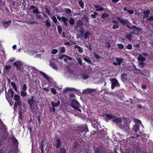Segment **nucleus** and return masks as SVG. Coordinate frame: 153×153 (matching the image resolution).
I'll list each match as a JSON object with an SVG mask.
<instances>
[{
	"label": "nucleus",
	"instance_id": "obj_10",
	"mask_svg": "<svg viewBox=\"0 0 153 153\" xmlns=\"http://www.w3.org/2000/svg\"><path fill=\"white\" fill-rule=\"evenodd\" d=\"M13 64L14 65L17 67V68L18 69H20L21 68V66L22 65V62L20 61H16Z\"/></svg>",
	"mask_w": 153,
	"mask_h": 153
},
{
	"label": "nucleus",
	"instance_id": "obj_1",
	"mask_svg": "<svg viewBox=\"0 0 153 153\" xmlns=\"http://www.w3.org/2000/svg\"><path fill=\"white\" fill-rule=\"evenodd\" d=\"M106 117V118L108 119H112V120L115 123H121L122 120L120 118H117L115 117L111 114H107L105 115Z\"/></svg>",
	"mask_w": 153,
	"mask_h": 153
},
{
	"label": "nucleus",
	"instance_id": "obj_24",
	"mask_svg": "<svg viewBox=\"0 0 153 153\" xmlns=\"http://www.w3.org/2000/svg\"><path fill=\"white\" fill-rule=\"evenodd\" d=\"M62 144V142L59 139H57L56 140V148H59Z\"/></svg>",
	"mask_w": 153,
	"mask_h": 153
},
{
	"label": "nucleus",
	"instance_id": "obj_8",
	"mask_svg": "<svg viewBox=\"0 0 153 153\" xmlns=\"http://www.w3.org/2000/svg\"><path fill=\"white\" fill-rule=\"evenodd\" d=\"M20 98V96L18 94H15L14 96V100L17 102L14 104L15 107L19 105L20 104L19 100Z\"/></svg>",
	"mask_w": 153,
	"mask_h": 153
},
{
	"label": "nucleus",
	"instance_id": "obj_21",
	"mask_svg": "<svg viewBox=\"0 0 153 153\" xmlns=\"http://www.w3.org/2000/svg\"><path fill=\"white\" fill-rule=\"evenodd\" d=\"M133 129L135 132H137L139 130V126L136 124L134 125L133 128Z\"/></svg>",
	"mask_w": 153,
	"mask_h": 153
},
{
	"label": "nucleus",
	"instance_id": "obj_38",
	"mask_svg": "<svg viewBox=\"0 0 153 153\" xmlns=\"http://www.w3.org/2000/svg\"><path fill=\"white\" fill-rule=\"evenodd\" d=\"M108 13H105L103 14L102 16L101 17L102 19H105V18L108 17Z\"/></svg>",
	"mask_w": 153,
	"mask_h": 153
},
{
	"label": "nucleus",
	"instance_id": "obj_46",
	"mask_svg": "<svg viewBox=\"0 0 153 153\" xmlns=\"http://www.w3.org/2000/svg\"><path fill=\"white\" fill-rule=\"evenodd\" d=\"M52 19L54 23H56L57 22V20L55 16H53L52 18Z\"/></svg>",
	"mask_w": 153,
	"mask_h": 153
},
{
	"label": "nucleus",
	"instance_id": "obj_5",
	"mask_svg": "<svg viewBox=\"0 0 153 153\" xmlns=\"http://www.w3.org/2000/svg\"><path fill=\"white\" fill-rule=\"evenodd\" d=\"M111 88L113 89L114 87H119L120 86V84L118 80L115 78H113L111 81Z\"/></svg>",
	"mask_w": 153,
	"mask_h": 153
},
{
	"label": "nucleus",
	"instance_id": "obj_13",
	"mask_svg": "<svg viewBox=\"0 0 153 153\" xmlns=\"http://www.w3.org/2000/svg\"><path fill=\"white\" fill-rule=\"evenodd\" d=\"M27 102L29 104L31 108L32 109H33L34 108V100H30V99H29L27 101Z\"/></svg>",
	"mask_w": 153,
	"mask_h": 153
},
{
	"label": "nucleus",
	"instance_id": "obj_23",
	"mask_svg": "<svg viewBox=\"0 0 153 153\" xmlns=\"http://www.w3.org/2000/svg\"><path fill=\"white\" fill-rule=\"evenodd\" d=\"M121 79L123 82H124L127 80V78L126 76V74L124 73L122 74L121 75Z\"/></svg>",
	"mask_w": 153,
	"mask_h": 153
},
{
	"label": "nucleus",
	"instance_id": "obj_49",
	"mask_svg": "<svg viewBox=\"0 0 153 153\" xmlns=\"http://www.w3.org/2000/svg\"><path fill=\"white\" fill-rule=\"evenodd\" d=\"M83 20L84 22H89V20L86 17H84L83 18Z\"/></svg>",
	"mask_w": 153,
	"mask_h": 153
},
{
	"label": "nucleus",
	"instance_id": "obj_42",
	"mask_svg": "<svg viewBox=\"0 0 153 153\" xmlns=\"http://www.w3.org/2000/svg\"><path fill=\"white\" fill-rule=\"evenodd\" d=\"M27 23L29 24L33 25L37 23L36 22L33 21H28L27 22Z\"/></svg>",
	"mask_w": 153,
	"mask_h": 153
},
{
	"label": "nucleus",
	"instance_id": "obj_7",
	"mask_svg": "<svg viewBox=\"0 0 153 153\" xmlns=\"http://www.w3.org/2000/svg\"><path fill=\"white\" fill-rule=\"evenodd\" d=\"M115 60L116 62H113L112 63L114 65H120L122 62L124 60V59L122 58H116Z\"/></svg>",
	"mask_w": 153,
	"mask_h": 153
},
{
	"label": "nucleus",
	"instance_id": "obj_60",
	"mask_svg": "<svg viewBox=\"0 0 153 153\" xmlns=\"http://www.w3.org/2000/svg\"><path fill=\"white\" fill-rule=\"evenodd\" d=\"M142 88L143 89H146V86L145 85L143 84L142 85Z\"/></svg>",
	"mask_w": 153,
	"mask_h": 153
},
{
	"label": "nucleus",
	"instance_id": "obj_14",
	"mask_svg": "<svg viewBox=\"0 0 153 153\" xmlns=\"http://www.w3.org/2000/svg\"><path fill=\"white\" fill-rule=\"evenodd\" d=\"M120 127L122 129H124L125 131L128 130L129 128V126L126 124H124V126L120 125Z\"/></svg>",
	"mask_w": 153,
	"mask_h": 153
},
{
	"label": "nucleus",
	"instance_id": "obj_3",
	"mask_svg": "<svg viewBox=\"0 0 153 153\" xmlns=\"http://www.w3.org/2000/svg\"><path fill=\"white\" fill-rule=\"evenodd\" d=\"M14 94V92L11 89H9L8 92H6L5 93L6 98L9 102H10L11 98L13 97Z\"/></svg>",
	"mask_w": 153,
	"mask_h": 153
},
{
	"label": "nucleus",
	"instance_id": "obj_18",
	"mask_svg": "<svg viewBox=\"0 0 153 153\" xmlns=\"http://www.w3.org/2000/svg\"><path fill=\"white\" fill-rule=\"evenodd\" d=\"M50 66L52 67L53 68L56 70H57V66L56 64L53 62H51L50 63Z\"/></svg>",
	"mask_w": 153,
	"mask_h": 153
},
{
	"label": "nucleus",
	"instance_id": "obj_27",
	"mask_svg": "<svg viewBox=\"0 0 153 153\" xmlns=\"http://www.w3.org/2000/svg\"><path fill=\"white\" fill-rule=\"evenodd\" d=\"M88 131V130L87 128L86 127H82V129L80 130V131L81 133H82L84 132H87Z\"/></svg>",
	"mask_w": 153,
	"mask_h": 153
},
{
	"label": "nucleus",
	"instance_id": "obj_43",
	"mask_svg": "<svg viewBox=\"0 0 153 153\" xmlns=\"http://www.w3.org/2000/svg\"><path fill=\"white\" fill-rule=\"evenodd\" d=\"M60 153H66V149L64 148H62L60 150Z\"/></svg>",
	"mask_w": 153,
	"mask_h": 153
},
{
	"label": "nucleus",
	"instance_id": "obj_37",
	"mask_svg": "<svg viewBox=\"0 0 153 153\" xmlns=\"http://www.w3.org/2000/svg\"><path fill=\"white\" fill-rule=\"evenodd\" d=\"M33 12L34 13L36 14H38L39 13V11L38 8L37 7L35 9H34V10H33Z\"/></svg>",
	"mask_w": 153,
	"mask_h": 153
},
{
	"label": "nucleus",
	"instance_id": "obj_62",
	"mask_svg": "<svg viewBox=\"0 0 153 153\" xmlns=\"http://www.w3.org/2000/svg\"><path fill=\"white\" fill-rule=\"evenodd\" d=\"M149 20L153 21V16L150 17L148 19Z\"/></svg>",
	"mask_w": 153,
	"mask_h": 153
},
{
	"label": "nucleus",
	"instance_id": "obj_12",
	"mask_svg": "<svg viewBox=\"0 0 153 153\" xmlns=\"http://www.w3.org/2000/svg\"><path fill=\"white\" fill-rule=\"evenodd\" d=\"M117 19L123 25L125 26L126 25H127L128 22L127 20L123 19L119 17L117 18Z\"/></svg>",
	"mask_w": 153,
	"mask_h": 153
},
{
	"label": "nucleus",
	"instance_id": "obj_6",
	"mask_svg": "<svg viewBox=\"0 0 153 153\" xmlns=\"http://www.w3.org/2000/svg\"><path fill=\"white\" fill-rule=\"evenodd\" d=\"M132 29H134V30L131 32V34H134L136 35H138L139 32L142 30V29L138 28L135 26L132 27Z\"/></svg>",
	"mask_w": 153,
	"mask_h": 153
},
{
	"label": "nucleus",
	"instance_id": "obj_17",
	"mask_svg": "<svg viewBox=\"0 0 153 153\" xmlns=\"http://www.w3.org/2000/svg\"><path fill=\"white\" fill-rule=\"evenodd\" d=\"M11 21H9L6 22L4 21L3 22V24L4 26L5 27H8L9 25L11 24Z\"/></svg>",
	"mask_w": 153,
	"mask_h": 153
},
{
	"label": "nucleus",
	"instance_id": "obj_52",
	"mask_svg": "<svg viewBox=\"0 0 153 153\" xmlns=\"http://www.w3.org/2000/svg\"><path fill=\"white\" fill-rule=\"evenodd\" d=\"M118 47L120 49H123V48L124 46L123 45L121 44H119L118 45Z\"/></svg>",
	"mask_w": 153,
	"mask_h": 153
},
{
	"label": "nucleus",
	"instance_id": "obj_54",
	"mask_svg": "<svg viewBox=\"0 0 153 153\" xmlns=\"http://www.w3.org/2000/svg\"><path fill=\"white\" fill-rule=\"evenodd\" d=\"M133 68H134L135 70H136V71H139V72H140V71H141L140 70V69H138V68H136V66L135 65H133Z\"/></svg>",
	"mask_w": 153,
	"mask_h": 153
},
{
	"label": "nucleus",
	"instance_id": "obj_55",
	"mask_svg": "<svg viewBox=\"0 0 153 153\" xmlns=\"http://www.w3.org/2000/svg\"><path fill=\"white\" fill-rule=\"evenodd\" d=\"M127 11L131 14H133L134 13V11L132 10H128Z\"/></svg>",
	"mask_w": 153,
	"mask_h": 153
},
{
	"label": "nucleus",
	"instance_id": "obj_35",
	"mask_svg": "<svg viewBox=\"0 0 153 153\" xmlns=\"http://www.w3.org/2000/svg\"><path fill=\"white\" fill-rule=\"evenodd\" d=\"M59 49L60 51L62 53H64L65 51V48L64 47H60Z\"/></svg>",
	"mask_w": 153,
	"mask_h": 153
},
{
	"label": "nucleus",
	"instance_id": "obj_19",
	"mask_svg": "<svg viewBox=\"0 0 153 153\" xmlns=\"http://www.w3.org/2000/svg\"><path fill=\"white\" fill-rule=\"evenodd\" d=\"M94 7L96 9V10L97 11H101L104 10L103 8L101 6L99 5H95Z\"/></svg>",
	"mask_w": 153,
	"mask_h": 153
},
{
	"label": "nucleus",
	"instance_id": "obj_29",
	"mask_svg": "<svg viewBox=\"0 0 153 153\" xmlns=\"http://www.w3.org/2000/svg\"><path fill=\"white\" fill-rule=\"evenodd\" d=\"M78 3L79 4V6L82 8L83 9L84 8V3L81 0H79L78 1Z\"/></svg>",
	"mask_w": 153,
	"mask_h": 153
},
{
	"label": "nucleus",
	"instance_id": "obj_16",
	"mask_svg": "<svg viewBox=\"0 0 153 153\" xmlns=\"http://www.w3.org/2000/svg\"><path fill=\"white\" fill-rule=\"evenodd\" d=\"M60 103V102L59 100H58L57 102L56 103L54 102L53 101H51V104L52 106L54 107H58Z\"/></svg>",
	"mask_w": 153,
	"mask_h": 153
},
{
	"label": "nucleus",
	"instance_id": "obj_48",
	"mask_svg": "<svg viewBox=\"0 0 153 153\" xmlns=\"http://www.w3.org/2000/svg\"><path fill=\"white\" fill-rule=\"evenodd\" d=\"M84 60L85 61L88 63H91V60L90 59H88L86 58H84Z\"/></svg>",
	"mask_w": 153,
	"mask_h": 153
},
{
	"label": "nucleus",
	"instance_id": "obj_20",
	"mask_svg": "<svg viewBox=\"0 0 153 153\" xmlns=\"http://www.w3.org/2000/svg\"><path fill=\"white\" fill-rule=\"evenodd\" d=\"M150 13V11L149 10L146 11H145L144 12V14L145 15L143 16V18L145 19L148 17Z\"/></svg>",
	"mask_w": 153,
	"mask_h": 153
},
{
	"label": "nucleus",
	"instance_id": "obj_58",
	"mask_svg": "<svg viewBox=\"0 0 153 153\" xmlns=\"http://www.w3.org/2000/svg\"><path fill=\"white\" fill-rule=\"evenodd\" d=\"M37 7H35L33 5H32L30 6V10H31L32 9H35Z\"/></svg>",
	"mask_w": 153,
	"mask_h": 153
},
{
	"label": "nucleus",
	"instance_id": "obj_32",
	"mask_svg": "<svg viewBox=\"0 0 153 153\" xmlns=\"http://www.w3.org/2000/svg\"><path fill=\"white\" fill-rule=\"evenodd\" d=\"M46 25L47 27H49L51 26V22L48 20H47L46 21Z\"/></svg>",
	"mask_w": 153,
	"mask_h": 153
},
{
	"label": "nucleus",
	"instance_id": "obj_9",
	"mask_svg": "<svg viewBox=\"0 0 153 153\" xmlns=\"http://www.w3.org/2000/svg\"><path fill=\"white\" fill-rule=\"evenodd\" d=\"M57 19L59 21L62 20L64 22L65 25L66 26H67L68 23L67 21L68 20V18H66L64 16L61 17L58 16L57 17Z\"/></svg>",
	"mask_w": 153,
	"mask_h": 153
},
{
	"label": "nucleus",
	"instance_id": "obj_28",
	"mask_svg": "<svg viewBox=\"0 0 153 153\" xmlns=\"http://www.w3.org/2000/svg\"><path fill=\"white\" fill-rule=\"evenodd\" d=\"M40 72L45 78L48 80H49V77L45 73L42 71H40Z\"/></svg>",
	"mask_w": 153,
	"mask_h": 153
},
{
	"label": "nucleus",
	"instance_id": "obj_11",
	"mask_svg": "<svg viewBox=\"0 0 153 153\" xmlns=\"http://www.w3.org/2000/svg\"><path fill=\"white\" fill-rule=\"evenodd\" d=\"M112 24H113L112 28L114 29L118 28L119 27V26L118 25V22L117 21L115 20H112L111 21Z\"/></svg>",
	"mask_w": 153,
	"mask_h": 153
},
{
	"label": "nucleus",
	"instance_id": "obj_51",
	"mask_svg": "<svg viewBox=\"0 0 153 153\" xmlns=\"http://www.w3.org/2000/svg\"><path fill=\"white\" fill-rule=\"evenodd\" d=\"M127 49L129 50H131L132 48V46L131 44H128L127 46Z\"/></svg>",
	"mask_w": 153,
	"mask_h": 153
},
{
	"label": "nucleus",
	"instance_id": "obj_22",
	"mask_svg": "<svg viewBox=\"0 0 153 153\" xmlns=\"http://www.w3.org/2000/svg\"><path fill=\"white\" fill-rule=\"evenodd\" d=\"M96 89L91 88H88L85 90V92L86 93H92L96 91Z\"/></svg>",
	"mask_w": 153,
	"mask_h": 153
},
{
	"label": "nucleus",
	"instance_id": "obj_41",
	"mask_svg": "<svg viewBox=\"0 0 153 153\" xmlns=\"http://www.w3.org/2000/svg\"><path fill=\"white\" fill-rule=\"evenodd\" d=\"M11 84L12 86L14 88L16 91L17 90V87L15 83L13 82H11Z\"/></svg>",
	"mask_w": 153,
	"mask_h": 153
},
{
	"label": "nucleus",
	"instance_id": "obj_36",
	"mask_svg": "<svg viewBox=\"0 0 153 153\" xmlns=\"http://www.w3.org/2000/svg\"><path fill=\"white\" fill-rule=\"evenodd\" d=\"M69 22L70 24L73 25L75 21L73 19L71 18L70 19V21H69Z\"/></svg>",
	"mask_w": 153,
	"mask_h": 153
},
{
	"label": "nucleus",
	"instance_id": "obj_25",
	"mask_svg": "<svg viewBox=\"0 0 153 153\" xmlns=\"http://www.w3.org/2000/svg\"><path fill=\"white\" fill-rule=\"evenodd\" d=\"M132 36L131 34L127 33L125 35V37L129 41L131 40Z\"/></svg>",
	"mask_w": 153,
	"mask_h": 153
},
{
	"label": "nucleus",
	"instance_id": "obj_26",
	"mask_svg": "<svg viewBox=\"0 0 153 153\" xmlns=\"http://www.w3.org/2000/svg\"><path fill=\"white\" fill-rule=\"evenodd\" d=\"M138 65L140 67L143 68L145 66V64L143 62L138 61Z\"/></svg>",
	"mask_w": 153,
	"mask_h": 153
},
{
	"label": "nucleus",
	"instance_id": "obj_15",
	"mask_svg": "<svg viewBox=\"0 0 153 153\" xmlns=\"http://www.w3.org/2000/svg\"><path fill=\"white\" fill-rule=\"evenodd\" d=\"M146 60L145 57H143L141 54H139L138 55V61L144 62Z\"/></svg>",
	"mask_w": 153,
	"mask_h": 153
},
{
	"label": "nucleus",
	"instance_id": "obj_59",
	"mask_svg": "<svg viewBox=\"0 0 153 153\" xmlns=\"http://www.w3.org/2000/svg\"><path fill=\"white\" fill-rule=\"evenodd\" d=\"M15 60V58H12V59H10L9 60V62H14Z\"/></svg>",
	"mask_w": 153,
	"mask_h": 153
},
{
	"label": "nucleus",
	"instance_id": "obj_31",
	"mask_svg": "<svg viewBox=\"0 0 153 153\" xmlns=\"http://www.w3.org/2000/svg\"><path fill=\"white\" fill-rule=\"evenodd\" d=\"M27 52L28 53V54H29L30 55H33V53H37V52L35 50H30V51H28Z\"/></svg>",
	"mask_w": 153,
	"mask_h": 153
},
{
	"label": "nucleus",
	"instance_id": "obj_57",
	"mask_svg": "<svg viewBox=\"0 0 153 153\" xmlns=\"http://www.w3.org/2000/svg\"><path fill=\"white\" fill-rule=\"evenodd\" d=\"M36 19H39L41 18V16L39 14H37L36 15Z\"/></svg>",
	"mask_w": 153,
	"mask_h": 153
},
{
	"label": "nucleus",
	"instance_id": "obj_4",
	"mask_svg": "<svg viewBox=\"0 0 153 153\" xmlns=\"http://www.w3.org/2000/svg\"><path fill=\"white\" fill-rule=\"evenodd\" d=\"M27 89V85L26 84H24L22 87L21 89V96L24 97L26 96L27 95L26 91Z\"/></svg>",
	"mask_w": 153,
	"mask_h": 153
},
{
	"label": "nucleus",
	"instance_id": "obj_63",
	"mask_svg": "<svg viewBox=\"0 0 153 153\" xmlns=\"http://www.w3.org/2000/svg\"><path fill=\"white\" fill-rule=\"evenodd\" d=\"M119 0H112V1L113 3H116L118 2Z\"/></svg>",
	"mask_w": 153,
	"mask_h": 153
},
{
	"label": "nucleus",
	"instance_id": "obj_40",
	"mask_svg": "<svg viewBox=\"0 0 153 153\" xmlns=\"http://www.w3.org/2000/svg\"><path fill=\"white\" fill-rule=\"evenodd\" d=\"M89 77V75L88 74H83L82 75V77L83 78L85 79H87Z\"/></svg>",
	"mask_w": 153,
	"mask_h": 153
},
{
	"label": "nucleus",
	"instance_id": "obj_61",
	"mask_svg": "<svg viewBox=\"0 0 153 153\" xmlns=\"http://www.w3.org/2000/svg\"><path fill=\"white\" fill-rule=\"evenodd\" d=\"M43 89L45 91L47 92H48L49 91V89L47 88H43Z\"/></svg>",
	"mask_w": 153,
	"mask_h": 153
},
{
	"label": "nucleus",
	"instance_id": "obj_56",
	"mask_svg": "<svg viewBox=\"0 0 153 153\" xmlns=\"http://www.w3.org/2000/svg\"><path fill=\"white\" fill-rule=\"evenodd\" d=\"M79 50V51L80 53H82L83 52L82 49L79 46L78 48Z\"/></svg>",
	"mask_w": 153,
	"mask_h": 153
},
{
	"label": "nucleus",
	"instance_id": "obj_2",
	"mask_svg": "<svg viewBox=\"0 0 153 153\" xmlns=\"http://www.w3.org/2000/svg\"><path fill=\"white\" fill-rule=\"evenodd\" d=\"M71 106L79 112H81V110L79 108L80 107L79 103L76 100H74L71 102Z\"/></svg>",
	"mask_w": 153,
	"mask_h": 153
},
{
	"label": "nucleus",
	"instance_id": "obj_30",
	"mask_svg": "<svg viewBox=\"0 0 153 153\" xmlns=\"http://www.w3.org/2000/svg\"><path fill=\"white\" fill-rule=\"evenodd\" d=\"M12 143L14 145L17 147L18 145V142L17 140L15 139H14L13 140Z\"/></svg>",
	"mask_w": 153,
	"mask_h": 153
},
{
	"label": "nucleus",
	"instance_id": "obj_33",
	"mask_svg": "<svg viewBox=\"0 0 153 153\" xmlns=\"http://www.w3.org/2000/svg\"><path fill=\"white\" fill-rule=\"evenodd\" d=\"M133 121L134 122V123H140L141 125H142V123L141 121L138 119L135 118L134 119Z\"/></svg>",
	"mask_w": 153,
	"mask_h": 153
},
{
	"label": "nucleus",
	"instance_id": "obj_64",
	"mask_svg": "<svg viewBox=\"0 0 153 153\" xmlns=\"http://www.w3.org/2000/svg\"><path fill=\"white\" fill-rule=\"evenodd\" d=\"M78 23L81 26L82 25V22L81 21H79L78 22Z\"/></svg>",
	"mask_w": 153,
	"mask_h": 153
},
{
	"label": "nucleus",
	"instance_id": "obj_50",
	"mask_svg": "<svg viewBox=\"0 0 153 153\" xmlns=\"http://www.w3.org/2000/svg\"><path fill=\"white\" fill-rule=\"evenodd\" d=\"M51 91L53 94H56V91L54 88H52L51 89Z\"/></svg>",
	"mask_w": 153,
	"mask_h": 153
},
{
	"label": "nucleus",
	"instance_id": "obj_45",
	"mask_svg": "<svg viewBox=\"0 0 153 153\" xmlns=\"http://www.w3.org/2000/svg\"><path fill=\"white\" fill-rule=\"evenodd\" d=\"M77 60L79 63L81 65H82V61L81 59L80 58H77Z\"/></svg>",
	"mask_w": 153,
	"mask_h": 153
},
{
	"label": "nucleus",
	"instance_id": "obj_39",
	"mask_svg": "<svg viewBox=\"0 0 153 153\" xmlns=\"http://www.w3.org/2000/svg\"><path fill=\"white\" fill-rule=\"evenodd\" d=\"M57 29L59 33L61 34L62 33V27L60 26H58L57 27Z\"/></svg>",
	"mask_w": 153,
	"mask_h": 153
},
{
	"label": "nucleus",
	"instance_id": "obj_53",
	"mask_svg": "<svg viewBox=\"0 0 153 153\" xmlns=\"http://www.w3.org/2000/svg\"><path fill=\"white\" fill-rule=\"evenodd\" d=\"M11 67L10 66H7L5 67V69L7 71H8L11 68Z\"/></svg>",
	"mask_w": 153,
	"mask_h": 153
},
{
	"label": "nucleus",
	"instance_id": "obj_44",
	"mask_svg": "<svg viewBox=\"0 0 153 153\" xmlns=\"http://www.w3.org/2000/svg\"><path fill=\"white\" fill-rule=\"evenodd\" d=\"M58 52V51L56 49H53L51 52V53L52 54H56Z\"/></svg>",
	"mask_w": 153,
	"mask_h": 153
},
{
	"label": "nucleus",
	"instance_id": "obj_47",
	"mask_svg": "<svg viewBox=\"0 0 153 153\" xmlns=\"http://www.w3.org/2000/svg\"><path fill=\"white\" fill-rule=\"evenodd\" d=\"M65 11L67 13L69 14H70L71 12V10L69 8L66 9L65 10Z\"/></svg>",
	"mask_w": 153,
	"mask_h": 153
},
{
	"label": "nucleus",
	"instance_id": "obj_34",
	"mask_svg": "<svg viewBox=\"0 0 153 153\" xmlns=\"http://www.w3.org/2000/svg\"><path fill=\"white\" fill-rule=\"evenodd\" d=\"M90 35V33L88 32H86L84 34V38L85 39H86L88 38V36Z\"/></svg>",
	"mask_w": 153,
	"mask_h": 153
}]
</instances>
